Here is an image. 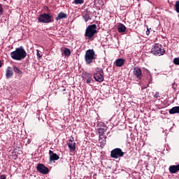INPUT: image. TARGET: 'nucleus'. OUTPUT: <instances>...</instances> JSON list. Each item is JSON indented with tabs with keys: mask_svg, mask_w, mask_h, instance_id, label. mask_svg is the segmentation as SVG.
<instances>
[{
	"mask_svg": "<svg viewBox=\"0 0 179 179\" xmlns=\"http://www.w3.org/2000/svg\"><path fill=\"white\" fill-rule=\"evenodd\" d=\"M146 34L147 36H149V34H150V31L149 30V28H147Z\"/></svg>",
	"mask_w": 179,
	"mask_h": 179,
	"instance_id": "obj_29",
	"label": "nucleus"
},
{
	"mask_svg": "<svg viewBox=\"0 0 179 179\" xmlns=\"http://www.w3.org/2000/svg\"><path fill=\"white\" fill-rule=\"evenodd\" d=\"M103 75H104L103 70H98L94 73V79L96 82H103L104 80V76Z\"/></svg>",
	"mask_w": 179,
	"mask_h": 179,
	"instance_id": "obj_7",
	"label": "nucleus"
},
{
	"mask_svg": "<svg viewBox=\"0 0 179 179\" xmlns=\"http://www.w3.org/2000/svg\"><path fill=\"white\" fill-rule=\"evenodd\" d=\"M38 23H52L54 22V20H52V15L50 13H43L38 16Z\"/></svg>",
	"mask_w": 179,
	"mask_h": 179,
	"instance_id": "obj_4",
	"label": "nucleus"
},
{
	"mask_svg": "<svg viewBox=\"0 0 179 179\" xmlns=\"http://www.w3.org/2000/svg\"><path fill=\"white\" fill-rule=\"evenodd\" d=\"M13 71L15 73H17L18 75H22L23 73V72H22L21 70H20V69L17 68V66H13Z\"/></svg>",
	"mask_w": 179,
	"mask_h": 179,
	"instance_id": "obj_20",
	"label": "nucleus"
},
{
	"mask_svg": "<svg viewBox=\"0 0 179 179\" xmlns=\"http://www.w3.org/2000/svg\"><path fill=\"white\" fill-rule=\"evenodd\" d=\"M36 169L37 171H38V173H41V174H48V171H50L48 168L44 166V164H38Z\"/></svg>",
	"mask_w": 179,
	"mask_h": 179,
	"instance_id": "obj_8",
	"label": "nucleus"
},
{
	"mask_svg": "<svg viewBox=\"0 0 179 179\" xmlns=\"http://www.w3.org/2000/svg\"><path fill=\"white\" fill-rule=\"evenodd\" d=\"M27 143H28V145H30V143H31V140L28 139V141H27Z\"/></svg>",
	"mask_w": 179,
	"mask_h": 179,
	"instance_id": "obj_32",
	"label": "nucleus"
},
{
	"mask_svg": "<svg viewBox=\"0 0 179 179\" xmlns=\"http://www.w3.org/2000/svg\"><path fill=\"white\" fill-rule=\"evenodd\" d=\"M69 141L71 142L70 143H75V142H73V137L69 139Z\"/></svg>",
	"mask_w": 179,
	"mask_h": 179,
	"instance_id": "obj_31",
	"label": "nucleus"
},
{
	"mask_svg": "<svg viewBox=\"0 0 179 179\" xmlns=\"http://www.w3.org/2000/svg\"><path fill=\"white\" fill-rule=\"evenodd\" d=\"M68 17V15H66V13L60 12L57 17H56V20H61V19H66Z\"/></svg>",
	"mask_w": 179,
	"mask_h": 179,
	"instance_id": "obj_16",
	"label": "nucleus"
},
{
	"mask_svg": "<svg viewBox=\"0 0 179 179\" xmlns=\"http://www.w3.org/2000/svg\"><path fill=\"white\" fill-rule=\"evenodd\" d=\"M3 1H7V0H3Z\"/></svg>",
	"mask_w": 179,
	"mask_h": 179,
	"instance_id": "obj_36",
	"label": "nucleus"
},
{
	"mask_svg": "<svg viewBox=\"0 0 179 179\" xmlns=\"http://www.w3.org/2000/svg\"><path fill=\"white\" fill-rule=\"evenodd\" d=\"M36 51H37L36 55H37L38 58H41V57H43V55H41V52L38 50H37Z\"/></svg>",
	"mask_w": 179,
	"mask_h": 179,
	"instance_id": "obj_26",
	"label": "nucleus"
},
{
	"mask_svg": "<svg viewBox=\"0 0 179 179\" xmlns=\"http://www.w3.org/2000/svg\"><path fill=\"white\" fill-rule=\"evenodd\" d=\"M171 174H176V173L179 171V164L178 165H172L169 166V169Z\"/></svg>",
	"mask_w": 179,
	"mask_h": 179,
	"instance_id": "obj_13",
	"label": "nucleus"
},
{
	"mask_svg": "<svg viewBox=\"0 0 179 179\" xmlns=\"http://www.w3.org/2000/svg\"><path fill=\"white\" fill-rule=\"evenodd\" d=\"M13 76V70H12V67L8 66L6 71V79H9Z\"/></svg>",
	"mask_w": 179,
	"mask_h": 179,
	"instance_id": "obj_14",
	"label": "nucleus"
},
{
	"mask_svg": "<svg viewBox=\"0 0 179 179\" xmlns=\"http://www.w3.org/2000/svg\"><path fill=\"white\" fill-rule=\"evenodd\" d=\"M83 17L85 20V22H89V20H92V17H90V15L86 13L83 15Z\"/></svg>",
	"mask_w": 179,
	"mask_h": 179,
	"instance_id": "obj_22",
	"label": "nucleus"
},
{
	"mask_svg": "<svg viewBox=\"0 0 179 179\" xmlns=\"http://www.w3.org/2000/svg\"><path fill=\"white\" fill-rule=\"evenodd\" d=\"M117 31L119 33H125L127 31V27L123 24H120L117 27Z\"/></svg>",
	"mask_w": 179,
	"mask_h": 179,
	"instance_id": "obj_17",
	"label": "nucleus"
},
{
	"mask_svg": "<svg viewBox=\"0 0 179 179\" xmlns=\"http://www.w3.org/2000/svg\"><path fill=\"white\" fill-rule=\"evenodd\" d=\"M151 52L154 55H158L159 57H160L161 55H164L166 50H164V48H163L162 45L155 44L152 46L151 49Z\"/></svg>",
	"mask_w": 179,
	"mask_h": 179,
	"instance_id": "obj_5",
	"label": "nucleus"
},
{
	"mask_svg": "<svg viewBox=\"0 0 179 179\" xmlns=\"http://www.w3.org/2000/svg\"><path fill=\"white\" fill-rule=\"evenodd\" d=\"M125 152H122L121 148H115L110 152V157L113 159H119V157H124Z\"/></svg>",
	"mask_w": 179,
	"mask_h": 179,
	"instance_id": "obj_6",
	"label": "nucleus"
},
{
	"mask_svg": "<svg viewBox=\"0 0 179 179\" xmlns=\"http://www.w3.org/2000/svg\"><path fill=\"white\" fill-rule=\"evenodd\" d=\"M107 131V127L98 129L100 139H107V136H104V132Z\"/></svg>",
	"mask_w": 179,
	"mask_h": 179,
	"instance_id": "obj_11",
	"label": "nucleus"
},
{
	"mask_svg": "<svg viewBox=\"0 0 179 179\" xmlns=\"http://www.w3.org/2000/svg\"><path fill=\"white\" fill-rule=\"evenodd\" d=\"M96 34H97V26L96 24L89 25L86 28L85 33L86 40L93 41L94 40V35Z\"/></svg>",
	"mask_w": 179,
	"mask_h": 179,
	"instance_id": "obj_2",
	"label": "nucleus"
},
{
	"mask_svg": "<svg viewBox=\"0 0 179 179\" xmlns=\"http://www.w3.org/2000/svg\"><path fill=\"white\" fill-rule=\"evenodd\" d=\"M49 156H50V162H54L55 160H59V156L57 155V153H54V152L51 150H49Z\"/></svg>",
	"mask_w": 179,
	"mask_h": 179,
	"instance_id": "obj_10",
	"label": "nucleus"
},
{
	"mask_svg": "<svg viewBox=\"0 0 179 179\" xmlns=\"http://www.w3.org/2000/svg\"><path fill=\"white\" fill-rule=\"evenodd\" d=\"M169 114H179V106L171 108L169 110Z\"/></svg>",
	"mask_w": 179,
	"mask_h": 179,
	"instance_id": "obj_18",
	"label": "nucleus"
},
{
	"mask_svg": "<svg viewBox=\"0 0 179 179\" xmlns=\"http://www.w3.org/2000/svg\"><path fill=\"white\" fill-rule=\"evenodd\" d=\"M84 79L86 80V83H92V82H93V78H92V73H85L84 75Z\"/></svg>",
	"mask_w": 179,
	"mask_h": 179,
	"instance_id": "obj_15",
	"label": "nucleus"
},
{
	"mask_svg": "<svg viewBox=\"0 0 179 179\" xmlns=\"http://www.w3.org/2000/svg\"><path fill=\"white\" fill-rule=\"evenodd\" d=\"M0 179H6V176L5 175L0 176Z\"/></svg>",
	"mask_w": 179,
	"mask_h": 179,
	"instance_id": "obj_28",
	"label": "nucleus"
},
{
	"mask_svg": "<svg viewBox=\"0 0 179 179\" xmlns=\"http://www.w3.org/2000/svg\"><path fill=\"white\" fill-rule=\"evenodd\" d=\"M85 3L84 0H74L72 3L73 5H83Z\"/></svg>",
	"mask_w": 179,
	"mask_h": 179,
	"instance_id": "obj_21",
	"label": "nucleus"
},
{
	"mask_svg": "<svg viewBox=\"0 0 179 179\" xmlns=\"http://www.w3.org/2000/svg\"><path fill=\"white\" fill-rule=\"evenodd\" d=\"M154 97L157 99V97H159V92H156V94L154 95Z\"/></svg>",
	"mask_w": 179,
	"mask_h": 179,
	"instance_id": "obj_30",
	"label": "nucleus"
},
{
	"mask_svg": "<svg viewBox=\"0 0 179 179\" xmlns=\"http://www.w3.org/2000/svg\"><path fill=\"white\" fill-rule=\"evenodd\" d=\"M173 62L175 65H179V57L174 58Z\"/></svg>",
	"mask_w": 179,
	"mask_h": 179,
	"instance_id": "obj_25",
	"label": "nucleus"
},
{
	"mask_svg": "<svg viewBox=\"0 0 179 179\" xmlns=\"http://www.w3.org/2000/svg\"><path fill=\"white\" fill-rule=\"evenodd\" d=\"M3 15V8L2 7V5H0V16H2Z\"/></svg>",
	"mask_w": 179,
	"mask_h": 179,
	"instance_id": "obj_27",
	"label": "nucleus"
},
{
	"mask_svg": "<svg viewBox=\"0 0 179 179\" xmlns=\"http://www.w3.org/2000/svg\"><path fill=\"white\" fill-rule=\"evenodd\" d=\"M133 75L136 78V79L141 80V79H142V70L141 68L138 66L134 67L133 70Z\"/></svg>",
	"mask_w": 179,
	"mask_h": 179,
	"instance_id": "obj_9",
	"label": "nucleus"
},
{
	"mask_svg": "<svg viewBox=\"0 0 179 179\" xmlns=\"http://www.w3.org/2000/svg\"><path fill=\"white\" fill-rule=\"evenodd\" d=\"M66 89L64 88V89H63L62 91H63V92H66Z\"/></svg>",
	"mask_w": 179,
	"mask_h": 179,
	"instance_id": "obj_35",
	"label": "nucleus"
},
{
	"mask_svg": "<svg viewBox=\"0 0 179 179\" xmlns=\"http://www.w3.org/2000/svg\"><path fill=\"white\" fill-rule=\"evenodd\" d=\"M10 57L12 59H15V61H22V59H24V58L27 57V52H26L23 46H20L10 53Z\"/></svg>",
	"mask_w": 179,
	"mask_h": 179,
	"instance_id": "obj_1",
	"label": "nucleus"
},
{
	"mask_svg": "<svg viewBox=\"0 0 179 179\" xmlns=\"http://www.w3.org/2000/svg\"><path fill=\"white\" fill-rule=\"evenodd\" d=\"M67 145H68L70 152H75V149H76L75 143H68Z\"/></svg>",
	"mask_w": 179,
	"mask_h": 179,
	"instance_id": "obj_19",
	"label": "nucleus"
},
{
	"mask_svg": "<svg viewBox=\"0 0 179 179\" xmlns=\"http://www.w3.org/2000/svg\"><path fill=\"white\" fill-rule=\"evenodd\" d=\"M65 57H69L71 55V50L68 48H65L64 50Z\"/></svg>",
	"mask_w": 179,
	"mask_h": 179,
	"instance_id": "obj_23",
	"label": "nucleus"
},
{
	"mask_svg": "<svg viewBox=\"0 0 179 179\" xmlns=\"http://www.w3.org/2000/svg\"><path fill=\"white\" fill-rule=\"evenodd\" d=\"M147 73H149L150 78H152V75H150V71H149V70H147Z\"/></svg>",
	"mask_w": 179,
	"mask_h": 179,
	"instance_id": "obj_33",
	"label": "nucleus"
},
{
	"mask_svg": "<svg viewBox=\"0 0 179 179\" xmlns=\"http://www.w3.org/2000/svg\"><path fill=\"white\" fill-rule=\"evenodd\" d=\"M2 66V61L0 60V68Z\"/></svg>",
	"mask_w": 179,
	"mask_h": 179,
	"instance_id": "obj_34",
	"label": "nucleus"
},
{
	"mask_svg": "<svg viewBox=\"0 0 179 179\" xmlns=\"http://www.w3.org/2000/svg\"><path fill=\"white\" fill-rule=\"evenodd\" d=\"M175 10L177 13H179V1H177L175 4Z\"/></svg>",
	"mask_w": 179,
	"mask_h": 179,
	"instance_id": "obj_24",
	"label": "nucleus"
},
{
	"mask_svg": "<svg viewBox=\"0 0 179 179\" xmlns=\"http://www.w3.org/2000/svg\"><path fill=\"white\" fill-rule=\"evenodd\" d=\"M96 57H97V55H96V52H94V50L93 49L87 50L85 52V61L86 65H90L91 64H93V62L96 60Z\"/></svg>",
	"mask_w": 179,
	"mask_h": 179,
	"instance_id": "obj_3",
	"label": "nucleus"
},
{
	"mask_svg": "<svg viewBox=\"0 0 179 179\" xmlns=\"http://www.w3.org/2000/svg\"><path fill=\"white\" fill-rule=\"evenodd\" d=\"M124 64H125V59L123 58H119L116 59L115 62V65H116L117 68H121V66H124Z\"/></svg>",
	"mask_w": 179,
	"mask_h": 179,
	"instance_id": "obj_12",
	"label": "nucleus"
}]
</instances>
